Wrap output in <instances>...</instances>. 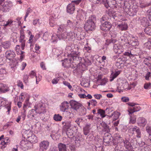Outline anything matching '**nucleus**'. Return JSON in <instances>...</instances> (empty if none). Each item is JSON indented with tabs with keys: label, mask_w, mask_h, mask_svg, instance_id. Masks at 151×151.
Here are the masks:
<instances>
[{
	"label": "nucleus",
	"mask_w": 151,
	"mask_h": 151,
	"mask_svg": "<svg viewBox=\"0 0 151 151\" xmlns=\"http://www.w3.org/2000/svg\"><path fill=\"white\" fill-rule=\"evenodd\" d=\"M144 63L149 67L151 66V57H148L145 59Z\"/></svg>",
	"instance_id": "nucleus-30"
},
{
	"label": "nucleus",
	"mask_w": 151,
	"mask_h": 151,
	"mask_svg": "<svg viewBox=\"0 0 151 151\" xmlns=\"http://www.w3.org/2000/svg\"><path fill=\"white\" fill-rule=\"evenodd\" d=\"M145 32L147 35L151 36V28L150 27H146L144 30Z\"/></svg>",
	"instance_id": "nucleus-43"
},
{
	"label": "nucleus",
	"mask_w": 151,
	"mask_h": 151,
	"mask_svg": "<svg viewBox=\"0 0 151 151\" xmlns=\"http://www.w3.org/2000/svg\"><path fill=\"white\" fill-rule=\"evenodd\" d=\"M144 88L145 89H149L151 88V84L150 82L146 83L144 85Z\"/></svg>",
	"instance_id": "nucleus-49"
},
{
	"label": "nucleus",
	"mask_w": 151,
	"mask_h": 151,
	"mask_svg": "<svg viewBox=\"0 0 151 151\" xmlns=\"http://www.w3.org/2000/svg\"><path fill=\"white\" fill-rule=\"evenodd\" d=\"M98 111V113L100 114L102 118H104L106 116L105 112L104 110L101 109H99Z\"/></svg>",
	"instance_id": "nucleus-40"
},
{
	"label": "nucleus",
	"mask_w": 151,
	"mask_h": 151,
	"mask_svg": "<svg viewBox=\"0 0 151 151\" xmlns=\"http://www.w3.org/2000/svg\"><path fill=\"white\" fill-rule=\"evenodd\" d=\"M25 98V94L24 93H22L19 97V100L20 101H23Z\"/></svg>",
	"instance_id": "nucleus-55"
},
{
	"label": "nucleus",
	"mask_w": 151,
	"mask_h": 151,
	"mask_svg": "<svg viewBox=\"0 0 151 151\" xmlns=\"http://www.w3.org/2000/svg\"><path fill=\"white\" fill-rule=\"evenodd\" d=\"M91 105L93 106H96L97 105V102L95 99L90 100Z\"/></svg>",
	"instance_id": "nucleus-61"
},
{
	"label": "nucleus",
	"mask_w": 151,
	"mask_h": 151,
	"mask_svg": "<svg viewBox=\"0 0 151 151\" xmlns=\"http://www.w3.org/2000/svg\"><path fill=\"white\" fill-rule=\"evenodd\" d=\"M7 72L5 68L0 69V79H3L7 75Z\"/></svg>",
	"instance_id": "nucleus-22"
},
{
	"label": "nucleus",
	"mask_w": 151,
	"mask_h": 151,
	"mask_svg": "<svg viewBox=\"0 0 151 151\" xmlns=\"http://www.w3.org/2000/svg\"><path fill=\"white\" fill-rule=\"evenodd\" d=\"M112 115H114L113 117V120H116L119 117V113L114 112Z\"/></svg>",
	"instance_id": "nucleus-51"
},
{
	"label": "nucleus",
	"mask_w": 151,
	"mask_h": 151,
	"mask_svg": "<svg viewBox=\"0 0 151 151\" xmlns=\"http://www.w3.org/2000/svg\"><path fill=\"white\" fill-rule=\"evenodd\" d=\"M16 52L18 55H20V60L22 61L24 58V52L21 51L20 49V46L19 45H17L15 48Z\"/></svg>",
	"instance_id": "nucleus-14"
},
{
	"label": "nucleus",
	"mask_w": 151,
	"mask_h": 151,
	"mask_svg": "<svg viewBox=\"0 0 151 151\" xmlns=\"http://www.w3.org/2000/svg\"><path fill=\"white\" fill-rule=\"evenodd\" d=\"M36 83L38 84L39 81H40L42 79V76L40 75H39L37 76H36Z\"/></svg>",
	"instance_id": "nucleus-60"
},
{
	"label": "nucleus",
	"mask_w": 151,
	"mask_h": 151,
	"mask_svg": "<svg viewBox=\"0 0 151 151\" xmlns=\"http://www.w3.org/2000/svg\"><path fill=\"white\" fill-rule=\"evenodd\" d=\"M115 140L117 141V142L118 143H123L124 142V140L123 139V138L121 137L120 135H118L115 137Z\"/></svg>",
	"instance_id": "nucleus-38"
},
{
	"label": "nucleus",
	"mask_w": 151,
	"mask_h": 151,
	"mask_svg": "<svg viewBox=\"0 0 151 151\" xmlns=\"http://www.w3.org/2000/svg\"><path fill=\"white\" fill-rule=\"evenodd\" d=\"M109 18L106 15H104L101 19L100 22L101 24L106 23V22H109L108 21Z\"/></svg>",
	"instance_id": "nucleus-35"
},
{
	"label": "nucleus",
	"mask_w": 151,
	"mask_h": 151,
	"mask_svg": "<svg viewBox=\"0 0 151 151\" xmlns=\"http://www.w3.org/2000/svg\"><path fill=\"white\" fill-rule=\"evenodd\" d=\"M25 36L22 33H21L19 38V42L21 43V48L22 50H23L24 48L25 45L26 40H24Z\"/></svg>",
	"instance_id": "nucleus-19"
},
{
	"label": "nucleus",
	"mask_w": 151,
	"mask_h": 151,
	"mask_svg": "<svg viewBox=\"0 0 151 151\" xmlns=\"http://www.w3.org/2000/svg\"><path fill=\"white\" fill-rule=\"evenodd\" d=\"M31 103L29 101V99H27L25 101L23 106L24 112L25 113L27 108L30 106Z\"/></svg>",
	"instance_id": "nucleus-20"
},
{
	"label": "nucleus",
	"mask_w": 151,
	"mask_h": 151,
	"mask_svg": "<svg viewBox=\"0 0 151 151\" xmlns=\"http://www.w3.org/2000/svg\"><path fill=\"white\" fill-rule=\"evenodd\" d=\"M59 80V78H54L52 81V83L53 84H57Z\"/></svg>",
	"instance_id": "nucleus-59"
},
{
	"label": "nucleus",
	"mask_w": 151,
	"mask_h": 151,
	"mask_svg": "<svg viewBox=\"0 0 151 151\" xmlns=\"http://www.w3.org/2000/svg\"><path fill=\"white\" fill-rule=\"evenodd\" d=\"M117 27L121 31L126 30L127 29L128 26L127 24L125 22H122L117 26Z\"/></svg>",
	"instance_id": "nucleus-21"
},
{
	"label": "nucleus",
	"mask_w": 151,
	"mask_h": 151,
	"mask_svg": "<svg viewBox=\"0 0 151 151\" xmlns=\"http://www.w3.org/2000/svg\"><path fill=\"white\" fill-rule=\"evenodd\" d=\"M9 90V88L7 85L0 83V92L5 93Z\"/></svg>",
	"instance_id": "nucleus-16"
},
{
	"label": "nucleus",
	"mask_w": 151,
	"mask_h": 151,
	"mask_svg": "<svg viewBox=\"0 0 151 151\" xmlns=\"http://www.w3.org/2000/svg\"><path fill=\"white\" fill-rule=\"evenodd\" d=\"M79 54V52L77 53L76 54L77 56L72 57L71 58L72 59H70V60L67 59L65 60H64L62 63L63 66L64 67L69 68L71 66L70 60H71L73 59V61H75V60H77V59H78L79 60V62H81L80 61L81 60V58L80 57H78Z\"/></svg>",
	"instance_id": "nucleus-6"
},
{
	"label": "nucleus",
	"mask_w": 151,
	"mask_h": 151,
	"mask_svg": "<svg viewBox=\"0 0 151 151\" xmlns=\"http://www.w3.org/2000/svg\"><path fill=\"white\" fill-rule=\"evenodd\" d=\"M32 12V10L30 8H29L27 9L26 11V14L24 17V20L26 21V18L28 17L29 14Z\"/></svg>",
	"instance_id": "nucleus-50"
},
{
	"label": "nucleus",
	"mask_w": 151,
	"mask_h": 151,
	"mask_svg": "<svg viewBox=\"0 0 151 151\" xmlns=\"http://www.w3.org/2000/svg\"><path fill=\"white\" fill-rule=\"evenodd\" d=\"M67 26L64 24H62L59 26L58 29V32H67Z\"/></svg>",
	"instance_id": "nucleus-23"
},
{
	"label": "nucleus",
	"mask_w": 151,
	"mask_h": 151,
	"mask_svg": "<svg viewBox=\"0 0 151 151\" xmlns=\"http://www.w3.org/2000/svg\"><path fill=\"white\" fill-rule=\"evenodd\" d=\"M68 36L69 37H70L71 39H72L75 37V34L74 33L72 32H70L69 33H68Z\"/></svg>",
	"instance_id": "nucleus-62"
},
{
	"label": "nucleus",
	"mask_w": 151,
	"mask_h": 151,
	"mask_svg": "<svg viewBox=\"0 0 151 151\" xmlns=\"http://www.w3.org/2000/svg\"><path fill=\"white\" fill-rule=\"evenodd\" d=\"M138 125L142 127H144L147 123V120L144 118L141 117H139L137 120Z\"/></svg>",
	"instance_id": "nucleus-12"
},
{
	"label": "nucleus",
	"mask_w": 151,
	"mask_h": 151,
	"mask_svg": "<svg viewBox=\"0 0 151 151\" xmlns=\"http://www.w3.org/2000/svg\"><path fill=\"white\" fill-rule=\"evenodd\" d=\"M0 7L1 8V9L3 11H9V8L8 4L7 3H4L2 6H1Z\"/></svg>",
	"instance_id": "nucleus-33"
},
{
	"label": "nucleus",
	"mask_w": 151,
	"mask_h": 151,
	"mask_svg": "<svg viewBox=\"0 0 151 151\" xmlns=\"http://www.w3.org/2000/svg\"><path fill=\"white\" fill-rule=\"evenodd\" d=\"M120 73V71H116L113 74H111L110 77V81H112L114 78H116Z\"/></svg>",
	"instance_id": "nucleus-32"
},
{
	"label": "nucleus",
	"mask_w": 151,
	"mask_h": 151,
	"mask_svg": "<svg viewBox=\"0 0 151 151\" xmlns=\"http://www.w3.org/2000/svg\"><path fill=\"white\" fill-rule=\"evenodd\" d=\"M67 25L70 27H73L74 25V23L73 22H72L70 20H68L67 21Z\"/></svg>",
	"instance_id": "nucleus-56"
},
{
	"label": "nucleus",
	"mask_w": 151,
	"mask_h": 151,
	"mask_svg": "<svg viewBox=\"0 0 151 151\" xmlns=\"http://www.w3.org/2000/svg\"><path fill=\"white\" fill-rule=\"evenodd\" d=\"M34 38V35H31L29 38V40L27 41V43L30 44V47H33L35 43V42L33 41V39Z\"/></svg>",
	"instance_id": "nucleus-31"
},
{
	"label": "nucleus",
	"mask_w": 151,
	"mask_h": 151,
	"mask_svg": "<svg viewBox=\"0 0 151 151\" xmlns=\"http://www.w3.org/2000/svg\"><path fill=\"white\" fill-rule=\"evenodd\" d=\"M130 119L129 122L130 123L134 124L135 123L136 121V118L135 116H132L130 115Z\"/></svg>",
	"instance_id": "nucleus-47"
},
{
	"label": "nucleus",
	"mask_w": 151,
	"mask_h": 151,
	"mask_svg": "<svg viewBox=\"0 0 151 151\" xmlns=\"http://www.w3.org/2000/svg\"><path fill=\"white\" fill-rule=\"evenodd\" d=\"M70 104L71 107L74 110L77 111L80 109H81L80 115H82L84 114L85 109L81 103L74 100H71L70 101Z\"/></svg>",
	"instance_id": "nucleus-2"
},
{
	"label": "nucleus",
	"mask_w": 151,
	"mask_h": 151,
	"mask_svg": "<svg viewBox=\"0 0 151 151\" xmlns=\"http://www.w3.org/2000/svg\"><path fill=\"white\" fill-rule=\"evenodd\" d=\"M59 33L58 38L60 39H66L68 36V34L67 32H58Z\"/></svg>",
	"instance_id": "nucleus-28"
},
{
	"label": "nucleus",
	"mask_w": 151,
	"mask_h": 151,
	"mask_svg": "<svg viewBox=\"0 0 151 151\" xmlns=\"http://www.w3.org/2000/svg\"><path fill=\"white\" fill-rule=\"evenodd\" d=\"M63 83L65 86H67L69 89L70 90L72 89V87L69 83L64 81L63 82Z\"/></svg>",
	"instance_id": "nucleus-58"
},
{
	"label": "nucleus",
	"mask_w": 151,
	"mask_h": 151,
	"mask_svg": "<svg viewBox=\"0 0 151 151\" xmlns=\"http://www.w3.org/2000/svg\"><path fill=\"white\" fill-rule=\"evenodd\" d=\"M69 103L66 101L63 102L60 106V111L65 112L69 107Z\"/></svg>",
	"instance_id": "nucleus-13"
},
{
	"label": "nucleus",
	"mask_w": 151,
	"mask_h": 151,
	"mask_svg": "<svg viewBox=\"0 0 151 151\" xmlns=\"http://www.w3.org/2000/svg\"><path fill=\"white\" fill-rule=\"evenodd\" d=\"M101 124H102L103 125V126L105 129L106 131L108 132L109 131V127L107 126L106 124L104 122H102Z\"/></svg>",
	"instance_id": "nucleus-63"
},
{
	"label": "nucleus",
	"mask_w": 151,
	"mask_h": 151,
	"mask_svg": "<svg viewBox=\"0 0 151 151\" xmlns=\"http://www.w3.org/2000/svg\"><path fill=\"white\" fill-rule=\"evenodd\" d=\"M138 42L137 39L135 38L134 37L131 38L130 41L128 43H125L124 46H127V48H129L131 47V45L132 46H135L138 45Z\"/></svg>",
	"instance_id": "nucleus-9"
},
{
	"label": "nucleus",
	"mask_w": 151,
	"mask_h": 151,
	"mask_svg": "<svg viewBox=\"0 0 151 151\" xmlns=\"http://www.w3.org/2000/svg\"><path fill=\"white\" fill-rule=\"evenodd\" d=\"M28 76L27 75H24L23 76V81L25 83H27L28 81Z\"/></svg>",
	"instance_id": "nucleus-53"
},
{
	"label": "nucleus",
	"mask_w": 151,
	"mask_h": 151,
	"mask_svg": "<svg viewBox=\"0 0 151 151\" xmlns=\"http://www.w3.org/2000/svg\"><path fill=\"white\" fill-rule=\"evenodd\" d=\"M40 48V47L37 44H36L35 45V49L36 51V52L37 54L40 53V51L39 50Z\"/></svg>",
	"instance_id": "nucleus-48"
},
{
	"label": "nucleus",
	"mask_w": 151,
	"mask_h": 151,
	"mask_svg": "<svg viewBox=\"0 0 151 151\" xmlns=\"http://www.w3.org/2000/svg\"><path fill=\"white\" fill-rule=\"evenodd\" d=\"M50 142L47 140H43L39 144L40 150L46 151L48 148Z\"/></svg>",
	"instance_id": "nucleus-8"
},
{
	"label": "nucleus",
	"mask_w": 151,
	"mask_h": 151,
	"mask_svg": "<svg viewBox=\"0 0 151 151\" xmlns=\"http://www.w3.org/2000/svg\"><path fill=\"white\" fill-rule=\"evenodd\" d=\"M132 132L133 134H134V132H135L137 137L140 138L141 137V132L139 128L137 127L136 126L134 127L132 129Z\"/></svg>",
	"instance_id": "nucleus-18"
},
{
	"label": "nucleus",
	"mask_w": 151,
	"mask_h": 151,
	"mask_svg": "<svg viewBox=\"0 0 151 151\" xmlns=\"http://www.w3.org/2000/svg\"><path fill=\"white\" fill-rule=\"evenodd\" d=\"M34 109L36 110V111L39 114H45L46 112V108L45 105L42 102L40 101L35 105Z\"/></svg>",
	"instance_id": "nucleus-4"
},
{
	"label": "nucleus",
	"mask_w": 151,
	"mask_h": 151,
	"mask_svg": "<svg viewBox=\"0 0 151 151\" xmlns=\"http://www.w3.org/2000/svg\"><path fill=\"white\" fill-rule=\"evenodd\" d=\"M148 6V5L147 4V2L141 1L139 3V7L142 8H145Z\"/></svg>",
	"instance_id": "nucleus-44"
},
{
	"label": "nucleus",
	"mask_w": 151,
	"mask_h": 151,
	"mask_svg": "<svg viewBox=\"0 0 151 151\" xmlns=\"http://www.w3.org/2000/svg\"><path fill=\"white\" fill-rule=\"evenodd\" d=\"M59 151H67V147L65 145L60 143L58 145Z\"/></svg>",
	"instance_id": "nucleus-27"
},
{
	"label": "nucleus",
	"mask_w": 151,
	"mask_h": 151,
	"mask_svg": "<svg viewBox=\"0 0 151 151\" xmlns=\"http://www.w3.org/2000/svg\"><path fill=\"white\" fill-rule=\"evenodd\" d=\"M75 4L73 3H70L68 5L67 7V12L70 14H73L75 10Z\"/></svg>",
	"instance_id": "nucleus-15"
},
{
	"label": "nucleus",
	"mask_w": 151,
	"mask_h": 151,
	"mask_svg": "<svg viewBox=\"0 0 151 151\" xmlns=\"http://www.w3.org/2000/svg\"><path fill=\"white\" fill-rule=\"evenodd\" d=\"M124 49L123 46L119 43L114 44L113 48L114 52L118 54L122 53L124 51Z\"/></svg>",
	"instance_id": "nucleus-7"
},
{
	"label": "nucleus",
	"mask_w": 151,
	"mask_h": 151,
	"mask_svg": "<svg viewBox=\"0 0 151 151\" xmlns=\"http://www.w3.org/2000/svg\"><path fill=\"white\" fill-rule=\"evenodd\" d=\"M31 136H27V138L28 140L31 142L33 143H35L38 142V139L37 137L35 134H32V132H30Z\"/></svg>",
	"instance_id": "nucleus-17"
},
{
	"label": "nucleus",
	"mask_w": 151,
	"mask_h": 151,
	"mask_svg": "<svg viewBox=\"0 0 151 151\" xmlns=\"http://www.w3.org/2000/svg\"><path fill=\"white\" fill-rule=\"evenodd\" d=\"M144 46L148 49H151V41H148L144 44Z\"/></svg>",
	"instance_id": "nucleus-46"
},
{
	"label": "nucleus",
	"mask_w": 151,
	"mask_h": 151,
	"mask_svg": "<svg viewBox=\"0 0 151 151\" xmlns=\"http://www.w3.org/2000/svg\"><path fill=\"white\" fill-rule=\"evenodd\" d=\"M13 22V21L11 19H9L7 21L5 22L4 23L3 26L5 27L10 26Z\"/></svg>",
	"instance_id": "nucleus-39"
},
{
	"label": "nucleus",
	"mask_w": 151,
	"mask_h": 151,
	"mask_svg": "<svg viewBox=\"0 0 151 151\" xmlns=\"http://www.w3.org/2000/svg\"><path fill=\"white\" fill-rule=\"evenodd\" d=\"M12 102L8 101L6 99L0 97V106H5L7 109L8 114H9V112L11 110Z\"/></svg>",
	"instance_id": "nucleus-5"
},
{
	"label": "nucleus",
	"mask_w": 151,
	"mask_h": 151,
	"mask_svg": "<svg viewBox=\"0 0 151 151\" xmlns=\"http://www.w3.org/2000/svg\"><path fill=\"white\" fill-rule=\"evenodd\" d=\"M66 134L68 137L72 138L73 135V131L71 129H68Z\"/></svg>",
	"instance_id": "nucleus-41"
},
{
	"label": "nucleus",
	"mask_w": 151,
	"mask_h": 151,
	"mask_svg": "<svg viewBox=\"0 0 151 151\" xmlns=\"http://www.w3.org/2000/svg\"><path fill=\"white\" fill-rule=\"evenodd\" d=\"M17 85L18 86L20 87L21 89H23L24 86L22 81H21L18 80L17 81Z\"/></svg>",
	"instance_id": "nucleus-54"
},
{
	"label": "nucleus",
	"mask_w": 151,
	"mask_h": 151,
	"mask_svg": "<svg viewBox=\"0 0 151 151\" xmlns=\"http://www.w3.org/2000/svg\"><path fill=\"white\" fill-rule=\"evenodd\" d=\"M90 129L91 124H86L83 129L84 134L86 135H87L89 133Z\"/></svg>",
	"instance_id": "nucleus-26"
},
{
	"label": "nucleus",
	"mask_w": 151,
	"mask_h": 151,
	"mask_svg": "<svg viewBox=\"0 0 151 151\" xmlns=\"http://www.w3.org/2000/svg\"><path fill=\"white\" fill-rule=\"evenodd\" d=\"M58 35L56 34H53L52 37V39L53 42H55L58 40Z\"/></svg>",
	"instance_id": "nucleus-52"
},
{
	"label": "nucleus",
	"mask_w": 151,
	"mask_h": 151,
	"mask_svg": "<svg viewBox=\"0 0 151 151\" xmlns=\"http://www.w3.org/2000/svg\"><path fill=\"white\" fill-rule=\"evenodd\" d=\"M108 79L106 78H104L102 79L99 82L101 85H104L108 82Z\"/></svg>",
	"instance_id": "nucleus-45"
},
{
	"label": "nucleus",
	"mask_w": 151,
	"mask_h": 151,
	"mask_svg": "<svg viewBox=\"0 0 151 151\" xmlns=\"http://www.w3.org/2000/svg\"><path fill=\"white\" fill-rule=\"evenodd\" d=\"M146 128V131L149 134V137H151V127L147 126Z\"/></svg>",
	"instance_id": "nucleus-64"
},
{
	"label": "nucleus",
	"mask_w": 151,
	"mask_h": 151,
	"mask_svg": "<svg viewBox=\"0 0 151 151\" xmlns=\"http://www.w3.org/2000/svg\"><path fill=\"white\" fill-rule=\"evenodd\" d=\"M128 111L129 113V114L130 115H131V114L132 113L135 112L133 107H129L128 110Z\"/></svg>",
	"instance_id": "nucleus-57"
},
{
	"label": "nucleus",
	"mask_w": 151,
	"mask_h": 151,
	"mask_svg": "<svg viewBox=\"0 0 151 151\" xmlns=\"http://www.w3.org/2000/svg\"><path fill=\"white\" fill-rule=\"evenodd\" d=\"M118 89H119V88L122 90L124 89L127 90L131 89V88L129 87L128 82L126 79H119L118 81Z\"/></svg>",
	"instance_id": "nucleus-3"
},
{
	"label": "nucleus",
	"mask_w": 151,
	"mask_h": 151,
	"mask_svg": "<svg viewBox=\"0 0 151 151\" xmlns=\"http://www.w3.org/2000/svg\"><path fill=\"white\" fill-rule=\"evenodd\" d=\"M2 47L5 49H9L11 46V42L9 41H6L3 42Z\"/></svg>",
	"instance_id": "nucleus-29"
},
{
	"label": "nucleus",
	"mask_w": 151,
	"mask_h": 151,
	"mask_svg": "<svg viewBox=\"0 0 151 151\" xmlns=\"http://www.w3.org/2000/svg\"><path fill=\"white\" fill-rule=\"evenodd\" d=\"M16 56L14 52L12 50H7L5 52L6 58L11 61H13Z\"/></svg>",
	"instance_id": "nucleus-10"
},
{
	"label": "nucleus",
	"mask_w": 151,
	"mask_h": 151,
	"mask_svg": "<svg viewBox=\"0 0 151 151\" xmlns=\"http://www.w3.org/2000/svg\"><path fill=\"white\" fill-rule=\"evenodd\" d=\"M124 146L127 150H130L131 148V145L130 143L127 140H125L123 142Z\"/></svg>",
	"instance_id": "nucleus-34"
},
{
	"label": "nucleus",
	"mask_w": 151,
	"mask_h": 151,
	"mask_svg": "<svg viewBox=\"0 0 151 151\" xmlns=\"http://www.w3.org/2000/svg\"><path fill=\"white\" fill-rule=\"evenodd\" d=\"M36 113L37 112L36 111V110L35 109H32L29 111L27 116L30 118H32L35 117Z\"/></svg>",
	"instance_id": "nucleus-25"
},
{
	"label": "nucleus",
	"mask_w": 151,
	"mask_h": 151,
	"mask_svg": "<svg viewBox=\"0 0 151 151\" xmlns=\"http://www.w3.org/2000/svg\"><path fill=\"white\" fill-rule=\"evenodd\" d=\"M111 27V25L109 22H106L105 23L101 24L100 26L101 29L105 32L109 31Z\"/></svg>",
	"instance_id": "nucleus-11"
},
{
	"label": "nucleus",
	"mask_w": 151,
	"mask_h": 151,
	"mask_svg": "<svg viewBox=\"0 0 151 151\" xmlns=\"http://www.w3.org/2000/svg\"><path fill=\"white\" fill-rule=\"evenodd\" d=\"M54 119L56 121H61L62 119V117L59 114H55L53 117Z\"/></svg>",
	"instance_id": "nucleus-36"
},
{
	"label": "nucleus",
	"mask_w": 151,
	"mask_h": 151,
	"mask_svg": "<svg viewBox=\"0 0 151 151\" xmlns=\"http://www.w3.org/2000/svg\"><path fill=\"white\" fill-rule=\"evenodd\" d=\"M96 21V17L94 15L90 16L86 22L84 28L86 31H93L96 28L95 22Z\"/></svg>",
	"instance_id": "nucleus-1"
},
{
	"label": "nucleus",
	"mask_w": 151,
	"mask_h": 151,
	"mask_svg": "<svg viewBox=\"0 0 151 151\" xmlns=\"http://www.w3.org/2000/svg\"><path fill=\"white\" fill-rule=\"evenodd\" d=\"M111 137L110 135L108 133L105 134L103 138L104 142L107 144L109 143L111 140Z\"/></svg>",
	"instance_id": "nucleus-24"
},
{
	"label": "nucleus",
	"mask_w": 151,
	"mask_h": 151,
	"mask_svg": "<svg viewBox=\"0 0 151 151\" xmlns=\"http://www.w3.org/2000/svg\"><path fill=\"white\" fill-rule=\"evenodd\" d=\"M97 1L100 2L101 3L103 4L104 6L106 8H108L109 6L108 4V2L107 1V0H97ZM97 3H99L98 2Z\"/></svg>",
	"instance_id": "nucleus-37"
},
{
	"label": "nucleus",
	"mask_w": 151,
	"mask_h": 151,
	"mask_svg": "<svg viewBox=\"0 0 151 151\" xmlns=\"http://www.w3.org/2000/svg\"><path fill=\"white\" fill-rule=\"evenodd\" d=\"M88 43H87L84 47L83 51L85 52H90L91 51V48L88 46Z\"/></svg>",
	"instance_id": "nucleus-42"
}]
</instances>
